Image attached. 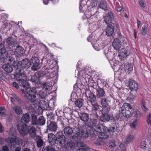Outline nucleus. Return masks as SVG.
<instances>
[{
  "label": "nucleus",
  "instance_id": "nucleus-1",
  "mask_svg": "<svg viewBox=\"0 0 151 151\" xmlns=\"http://www.w3.org/2000/svg\"><path fill=\"white\" fill-rule=\"evenodd\" d=\"M25 84V85L26 86L24 87V92H22V93L24 94V96L27 98V101L37 104L40 100L36 98V95H37V93L36 88H31L30 84L28 82H26Z\"/></svg>",
  "mask_w": 151,
  "mask_h": 151
},
{
  "label": "nucleus",
  "instance_id": "nucleus-2",
  "mask_svg": "<svg viewBox=\"0 0 151 151\" xmlns=\"http://www.w3.org/2000/svg\"><path fill=\"white\" fill-rule=\"evenodd\" d=\"M17 129L21 135L24 137L29 133V136L32 139H35L36 135L37 130L33 126L29 127L26 124H19L17 126Z\"/></svg>",
  "mask_w": 151,
  "mask_h": 151
},
{
  "label": "nucleus",
  "instance_id": "nucleus-3",
  "mask_svg": "<svg viewBox=\"0 0 151 151\" xmlns=\"http://www.w3.org/2000/svg\"><path fill=\"white\" fill-rule=\"evenodd\" d=\"M115 29V32H117V36L119 37H121L124 41V38L121 34L120 29L119 26L118 22H113L111 24L107 25L105 32L106 35L108 37L113 36L114 32Z\"/></svg>",
  "mask_w": 151,
  "mask_h": 151
},
{
  "label": "nucleus",
  "instance_id": "nucleus-4",
  "mask_svg": "<svg viewBox=\"0 0 151 151\" xmlns=\"http://www.w3.org/2000/svg\"><path fill=\"white\" fill-rule=\"evenodd\" d=\"M45 74L46 73L42 71L37 72L33 75H31L27 78V82L30 81L33 84H40L42 79L45 77Z\"/></svg>",
  "mask_w": 151,
  "mask_h": 151
},
{
  "label": "nucleus",
  "instance_id": "nucleus-5",
  "mask_svg": "<svg viewBox=\"0 0 151 151\" xmlns=\"http://www.w3.org/2000/svg\"><path fill=\"white\" fill-rule=\"evenodd\" d=\"M12 75L13 76L14 79L17 81L19 84L23 86V84L27 82V76L23 69L18 70Z\"/></svg>",
  "mask_w": 151,
  "mask_h": 151
},
{
  "label": "nucleus",
  "instance_id": "nucleus-6",
  "mask_svg": "<svg viewBox=\"0 0 151 151\" xmlns=\"http://www.w3.org/2000/svg\"><path fill=\"white\" fill-rule=\"evenodd\" d=\"M90 133L88 132V131L86 129V131H85L82 129L77 128L76 130V134H73V136L70 137L71 140H74L77 142H79L80 139L81 138H86L88 137Z\"/></svg>",
  "mask_w": 151,
  "mask_h": 151
},
{
  "label": "nucleus",
  "instance_id": "nucleus-7",
  "mask_svg": "<svg viewBox=\"0 0 151 151\" xmlns=\"http://www.w3.org/2000/svg\"><path fill=\"white\" fill-rule=\"evenodd\" d=\"M126 84L128 86L130 90V93L131 95L133 96H136L139 87L138 83L133 79L131 78L129 79Z\"/></svg>",
  "mask_w": 151,
  "mask_h": 151
},
{
  "label": "nucleus",
  "instance_id": "nucleus-8",
  "mask_svg": "<svg viewBox=\"0 0 151 151\" xmlns=\"http://www.w3.org/2000/svg\"><path fill=\"white\" fill-rule=\"evenodd\" d=\"M43 58L41 60L40 62L39 59L35 56H32L30 59L32 66L31 70L33 71L37 70L40 68L41 66L45 67V65H43L42 62L43 61Z\"/></svg>",
  "mask_w": 151,
  "mask_h": 151
},
{
  "label": "nucleus",
  "instance_id": "nucleus-9",
  "mask_svg": "<svg viewBox=\"0 0 151 151\" xmlns=\"http://www.w3.org/2000/svg\"><path fill=\"white\" fill-rule=\"evenodd\" d=\"M124 41L122 40L121 37H119L114 38L112 42V46L114 50H118L121 48L122 46V42L123 43V46L125 47L127 45V41H126L125 38L124 37Z\"/></svg>",
  "mask_w": 151,
  "mask_h": 151
},
{
  "label": "nucleus",
  "instance_id": "nucleus-10",
  "mask_svg": "<svg viewBox=\"0 0 151 151\" xmlns=\"http://www.w3.org/2000/svg\"><path fill=\"white\" fill-rule=\"evenodd\" d=\"M134 109L130 104H123L121 111L124 116L127 118L131 117L133 112Z\"/></svg>",
  "mask_w": 151,
  "mask_h": 151
},
{
  "label": "nucleus",
  "instance_id": "nucleus-11",
  "mask_svg": "<svg viewBox=\"0 0 151 151\" xmlns=\"http://www.w3.org/2000/svg\"><path fill=\"white\" fill-rule=\"evenodd\" d=\"M125 48H123L119 51L118 56L120 61L124 60L130 54L131 52L130 49H128L129 47L126 46Z\"/></svg>",
  "mask_w": 151,
  "mask_h": 151
},
{
  "label": "nucleus",
  "instance_id": "nucleus-12",
  "mask_svg": "<svg viewBox=\"0 0 151 151\" xmlns=\"http://www.w3.org/2000/svg\"><path fill=\"white\" fill-rule=\"evenodd\" d=\"M86 129L88 131V132L90 133L91 135H93V130L97 124V121L96 119H91L88 121L86 123Z\"/></svg>",
  "mask_w": 151,
  "mask_h": 151
},
{
  "label": "nucleus",
  "instance_id": "nucleus-13",
  "mask_svg": "<svg viewBox=\"0 0 151 151\" xmlns=\"http://www.w3.org/2000/svg\"><path fill=\"white\" fill-rule=\"evenodd\" d=\"M5 40H3L0 42V63L5 61V57L4 55H7V52L6 51L5 46Z\"/></svg>",
  "mask_w": 151,
  "mask_h": 151
},
{
  "label": "nucleus",
  "instance_id": "nucleus-14",
  "mask_svg": "<svg viewBox=\"0 0 151 151\" xmlns=\"http://www.w3.org/2000/svg\"><path fill=\"white\" fill-rule=\"evenodd\" d=\"M6 142L12 147L15 145H22L23 143L22 140L19 137H16L15 138L9 137L6 139Z\"/></svg>",
  "mask_w": 151,
  "mask_h": 151
},
{
  "label": "nucleus",
  "instance_id": "nucleus-15",
  "mask_svg": "<svg viewBox=\"0 0 151 151\" xmlns=\"http://www.w3.org/2000/svg\"><path fill=\"white\" fill-rule=\"evenodd\" d=\"M114 18L113 12L109 11L107 13H106L103 17L104 21L106 25L111 24L114 21L117 22L116 20L114 19Z\"/></svg>",
  "mask_w": 151,
  "mask_h": 151
},
{
  "label": "nucleus",
  "instance_id": "nucleus-16",
  "mask_svg": "<svg viewBox=\"0 0 151 151\" xmlns=\"http://www.w3.org/2000/svg\"><path fill=\"white\" fill-rule=\"evenodd\" d=\"M57 136V143L59 146H62L64 145L66 141L65 136L63 134L62 132L59 131L56 134Z\"/></svg>",
  "mask_w": 151,
  "mask_h": 151
},
{
  "label": "nucleus",
  "instance_id": "nucleus-17",
  "mask_svg": "<svg viewBox=\"0 0 151 151\" xmlns=\"http://www.w3.org/2000/svg\"><path fill=\"white\" fill-rule=\"evenodd\" d=\"M82 1H80L79 3V10L80 12L83 13L85 15H91L90 6H86L81 3Z\"/></svg>",
  "mask_w": 151,
  "mask_h": 151
},
{
  "label": "nucleus",
  "instance_id": "nucleus-18",
  "mask_svg": "<svg viewBox=\"0 0 151 151\" xmlns=\"http://www.w3.org/2000/svg\"><path fill=\"white\" fill-rule=\"evenodd\" d=\"M47 130L55 132L58 128L57 123L54 121H47Z\"/></svg>",
  "mask_w": 151,
  "mask_h": 151
},
{
  "label": "nucleus",
  "instance_id": "nucleus-19",
  "mask_svg": "<svg viewBox=\"0 0 151 151\" xmlns=\"http://www.w3.org/2000/svg\"><path fill=\"white\" fill-rule=\"evenodd\" d=\"M24 48L21 46L18 45L14 51V54L17 58H19L23 55L25 53Z\"/></svg>",
  "mask_w": 151,
  "mask_h": 151
},
{
  "label": "nucleus",
  "instance_id": "nucleus-20",
  "mask_svg": "<svg viewBox=\"0 0 151 151\" xmlns=\"http://www.w3.org/2000/svg\"><path fill=\"white\" fill-rule=\"evenodd\" d=\"M11 102L13 104H15L14 103H17L19 104H25L24 99L19 96L16 94L14 93L12 95V96L10 98Z\"/></svg>",
  "mask_w": 151,
  "mask_h": 151
},
{
  "label": "nucleus",
  "instance_id": "nucleus-21",
  "mask_svg": "<svg viewBox=\"0 0 151 151\" xmlns=\"http://www.w3.org/2000/svg\"><path fill=\"white\" fill-rule=\"evenodd\" d=\"M134 65L133 64L129 62L124 63L123 67L124 71L127 74L130 73L133 70Z\"/></svg>",
  "mask_w": 151,
  "mask_h": 151
},
{
  "label": "nucleus",
  "instance_id": "nucleus-22",
  "mask_svg": "<svg viewBox=\"0 0 151 151\" xmlns=\"http://www.w3.org/2000/svg\"><path fill=\"white\" fill-rule=\"evenodd\" d=\"M19 58H17L16 60H14L12 63V65L14 68L17 69L18 70L23 69L22 60L21 61L20 59L19 60Z\"/></svg>",
  "mask_w": 151,
  "mask_h": 151
},
{
  "label": "nucleus",
  "instance_id": "nucleus-23",
  "mask_svg": "<svg viewBox=\"0 0 151 151\" xmlns=\"http://www.w3.org/2000/svg\"><path fill=\"white\" fill-rule=\"evenodd\" d=\"M107 128V130L110 133L114 132H119L120 130L119 129V125L115 122L113 123L112 125L109 128Z\"/></svg>",
  "mask_w": 151,
  "mask_h": 151
},
{
  "label": "nucleus",
  "instance_id": "nucleus-24",
  "mask_svg": "<svg viewBox=\"0 0 151 151\" xmlns=\"http://www.w3.org/2000/svg\"><path fill=\"white\" fill-rule=\"evenodd\" d=\"M5 40L7 45L11 46L12 47L15 46L17 43V40L11 37H8Z\"/></svg>",
  "mask_w": 151,
  "mask_h": 151
},
{
  "label": "nucleus",
  "instance_id": "nucleus-25",
  "mask_svg": "<svg viewBox=\"0 0 151 151\" xmlns=\"http://www.w3.org/2000/svg\"><path fill=\"white\" fill-rule=\"evenodd\" d=\"M93 129V135L95 134L97 132L99 133L102 131H104L106 129L105 127L101 124H97L94 127Z\"/></svg>",
  "mask_w": 151,
  "mask_h": 151
},
{
  "label": "nucleus",
  "instance_id": "nucleus-26",
  "mask_svg": "<svg viewBox=\"0 0 151 151\" xmlns=\"http://www.w3.org/2000/svg\"><path fill=\"white\" fill-rule=\"evenodd\" d=\"M48 140L51 145H54L57 142V136L52 133H49L48 135Z\"/></svg>",
  "mask_w": 151,
  "mask_h": 151
},
{
  "label": "nucleus",
  "instance_id": "nucleus-27",
  "mask_svg": "<svg viewBox=\"0 0 151 151\" xmlns=\"http://www.w3.org/2000/svg\"><path fill=\"white\" fill-rule=\"evenodd\" d=\"M77 145L79 148L77 151H88L89 150V148L82 142H77Z\"/></svg>",
  "mask_w": 151,
  "mask_h": 151
},
{
  "label": "nucleus",
  "instance_id": "nucleus-28",
  "mask_svg": "<svg viewBox=\"0 0 151 151\" xmlns=\"http://www.w3.org/2000/svg\"><path fill=\"white\" fill-rule=\"evenodd\" d=\"M97 99L96 101L99 100V99L104 96L105 92L103 88H100L99 87L96 89Z\"/></svg>",
  "mask_w": 151,
  "mask_h": 151
},
{
  "label": "nucleus",
  "instance_id": "nucleus-29",
  "mask_svg": "<svg viewBox=\"0 0 151 151\" xmlns=\"http://www.w3.org/2000/svg\"><path fill=\"white\" fill-rule=\"evenodd\" d=\"M23 68H29L31 65L30 59L27 58L23 59L22 60Z\"/></svg>",
  "mask_w": 151,
  "mask_h": 151
},
{
  "label": "nucleus",
  "instance_id": "nucleus-30",
  "mask_svg": "<svg viewBox=\"0 0 151 151\" xmlns=\"http://www.w3.org/2000/svg\"><path fill=\"white\" fill-rule=\"evenodd\" d=\"M25 84H23V85H20L16 82H14L12 83L13 86L19 91H21L22 93L24 92V87L26 86Z\"/></svg>",
  "mask_w": 151,
  "mask_h": 151
},
{
  "label": "nucleus",
  "instance_id": "nucleus-31",
  "mask_svg": "<svg viewBox=\"0 0 151 151\" xmlns=\"http://www.w3.org/2000/svg\"><path fill=\"white\" fill-rule=\"evenodd\" d=\"M91 44L93 48L97 51H99L104 47L103 43L97 42V41L94 44H93L92 42H91Z\"/></svg>",
  "mask_w": 151,
  "mask_h": 151
},
{
  "label": "nucleus",
  "instance_id": "nucleus-32",
  "mask_svg": "<svg viewBox=\"0 0 151 151\" xmlns=\"http://www.w3.org/2000/svg\"><path fill=\"white\" fill-rule=\"evenodd\" d=\"M2 68L7 73H11L13 70L12 67L9 65V63L2 65Z\"/></svg>",
  "mask_w": 151,
  "mask_h": 151
},
{
  "label": "nucleus",
  "instance_id": "nucleus-33",
  "mask_svg": "<svg viewBox=\"0 0 151 151\" xmlns=\"http://www.w3.org/2000/svg\"><path fill=\"white\" fill-rule=\"evenodd\" d=\"M134 139V137L131 134H128L126 137L124 142L126 144H129L132 143Z\"/></svg>",
  "mask_w": 151,
  "mask_h": 151
},
{
  "label": "nucleus",
  "instance_id": "nucleus-34",
  "mask_svg": "<svg viewBox=\"0 0 151 151\" xmlns=\"http://www.w3.org/2000/svg\"><path fill=\"white\" fill-rule=\"evenodd\" d=\"M99 7L106 12L108 10L106 2L105 0H101L99 4Z\"/></svg>",
  "mask_w": 151,
  "mask_h": 151
},
{
  "label": "nucleus",
  "instance_id": "nucleus-35",
  "mask_svg": "<svg viewBox=\"0 0 151 151\" xmlns=\"http://www.w3.org/2000/svg\"><path fill=\"white\" fill-rule=\"evenodd\" d=\"M104 97L103 98H100L99 100V102L101 101V104H109V103H110L111 99L113 100V99L112 98L110 97H106L104 96Z\"/></svg>",
  "mask_w": 151,
  "mask_h": 151
},
{
  "label": "nucleus",
  "instance_id": "nucleus-36",
  "mask_svg": "<svg viewBox=\"0 0 151 151\" xmlns=\"http://www.w3.org/2000/svg\"><path fill=\"white\" fill-rule=\"evenodd\" d=\"M63 131L66 136H70L71 135L73 132V130L72 128L69 126H67L64 128Z\"/></svg>",
  "mask_w": 151,
  "mask_h": 151
},
{
  "label": "nucleus",
  "instance_id": "nucleus-37",
  "mask_svg": "<svg viewBox=\"0 0 151 151\" xmlns=\"http://www.w3.org/2000/svg\"><path fill=\"white\" fill-rule=\"evenodd\" d=\"M111 118V116L108 115L107 114L104 113L100 117V120L101 121L104 122H109Z\"/></svg>",
  "mask_w": 151,
  "mask_h": 151
},
{
  "label": "nucleus",
  "instance_id": "nucleus-38",
  "mask_svg": "<svg viewBox=\"0 0 151 151\" xmlns=\"http://www.w3.org/2000/svg\"><path fill=\"white\" fill-rule=\"evenodd\" d=\"M79 116L81 120L84 122H87L89 119V115L85 113H78Z\"/></svg>",
  "mask_w": 151,
  "mask_h": 151
},
{
  "label": "nucleus",
  "instance_id": "nucleus-39",
  "mask_svg": "<svg viewBox=\"0 0 151 151\" xmlns=\"http://www.w3.org/2000/svg\"><path fill=\"white\" fill-rule=\"evenodd\" d=\"M35 139L36 141L37 146L39 148L41 147L43 145L44 141L41 137L39 136H37Z\"/></svg>",
  "mask_w": 151,
  "mask_h": 151
},
{
  "label": "nucleus",
  "instance_id": "nucleus-40",
  "mask_svg": "<svg viewBox=\"0 0 151 151\" xmlns=\"http://www.w3.org/2000/svg\"><path fill=\"white\" fill-rule=\"evenodd\" d=\"M23 123H28L30 121L29 116L28 113L23 114L21 119Z\"/></svg>",
  "mask_w": 151,
  "mask_h": 151
},
{
  "label": "nucleus",
  "instance_id": "nucleus-41",
  "mask_svg": "<svg viewBox=\"0 0 151 151\" xmlns=\"http://www.w3.org/2000/svg\"><path fill=\"white\" fill-rule=\"evenodd\" d=\"M98 136L100 138L106 139L108 137V135L107 134V133L106 129L104 131H102L99 133H97Z\"/></svg>",
  "mask_w": 151,
  "mask_h": 151
},
{
  "label": "nucleus",
  "instance_id": "nucleus-42",
  "mask_svg": "<svg viewBox=\"0 0 151 151\" xmlns=\"http://www.w3.org/2000/svg\"><path fill=\"white\" fill-rule=\"evenodd\" d=\"M15 113L18 115H20L22 113V110L21 107L17 105L12 108Z\"/></svg>",
  "mask_w": 151,
  "mask_h": 151
},
{
  "label": "nucleus",
  "instance_id": "nucleus-43",
  "mask_svg": "<svg viewBox=\"0 0 151 151\" xmlns=\"http://www.w3.org/2000/svg\"><path fill=\"white\" fill-rule=\"evenodd\" d=\"M43 71L46 73L45 76L47 79L52 78H53V77L55 76L54 73H55V74L56 73H55V72H54L51 71L50 72L48 70Z\"/></svg>",
  "mask_w": 151,
  "mask_h": 151
},
{
  "label": "nucleus",
  "instance_id": "nucleus-44",
  "mask_svg": "<svg viewBox=\"0 0 151 151\" xmlns=\"http://www.w3.org/2000/svg\"><path fill=\"white\" fill-rule=\"evenodd\" d=\"M107 51L108 52H106V51L104 50V53L108 59H111V58L114 57L115 53L111 51H109L108 50H107Z\"/></svg>",
  "mask_w": 151,
  "mask_h": 151
},
{
  "label": "nucleus",
  "instance_id": "nucleus-45",
  "mask_svg": "<svg viewBox=\"0 0 151 151\" xmlns=\"http://www.w3.org/2000/svg\"><path fill=\"white\" fill-rule=\"evenodd\" d=\"M102 106H101L100 107L101 108V110L102 111L103 113H104L107 114L109 111L110 108L108 106V104H101Z\"/></svg>",
  "mask_w": 151,
  "mask_h": 151
},
{
  "label": "nucleus",
  "instance_id": "nucleus-46",
  "mask_svg": "<svg viewBox=\"0 0 151 151\" xmlns=\"http://www.w3.org/2000/svg\"><path fill=\"white\" fill-rule=\"evenodd\" d=\"M91 93L89 96V101L91 103L94 102L95 101H97L96 99V96L93 93H92L90 91ZM99 101V100L97 101V102L96 104H97L98 102ZM94 104H96L95 103Z\"/></svg>",
  "mask_w": 151,
  "mask_h": 151
},
{
  "label": "nucleus",
  "instance_id": "nucleus-47",
  "mask_svg": "<svg viewBox=\"0 0 151 151\" xmlns=\"http://www.w3.org/2000/svg\"><path fill=\"white\" fill-rule=\"evenodd\" d=\"M148 142L147 140L146 139H143L140 144V147L144 150H145L147 147Z\"/></svg>",
  "mask_w": 151,
  "mask_h": 151
},
{
  "label": "nucleus",
  "instance_id": "nucleus-48",
  "mask_svg": "<svg viewBox=\"0 0 151 151\" xmlns=\"http://www.w3.org/2000/svg\"><path fill=\"white\" fill-rule=\"evenodd\" d=\"M11 24L9 23H5L3 25L1 28L3 30H5L8 32V31H9L10 29V27Z\"/></svg>",
  "mask_w": 151,
  "mask_h": 151
},
{
  "label": "nucleus",
  "instance_id": "nucleus-49",
  "mask_svg": "<svg viewBox=\"0 0 151 151\" xmlns=\"http://www.w3.org/2000/svg\"><path fill=\"white\" fill-rule=\"evenodd\" d=\"M0 115L1 117H5L7 115L6 109L4 107H0Z\"/></svg>",
  "mask_w": 151,
  "mask_h": 151
},
{
  "label": "nucleus",
  "instance_id": "nucleus-50",
  "mask_svg": "<svg viewBox=\"0 0 151 151\" xmlns=\"http://www.w3.org/2000/svg\"><path fill=\"white\" fill-rule=\"evenodd\" d=\"M45 120L42 116H40L38 119L37 125L41 126L45 124Z\"/></svg>",
  "mask_w": 151,
  "mask_h": 151
},
{
  "label": "nucleus",
  "instance_id": "nucleus-51",
  "mask_svg": "<svg viewBox=\"0 0 151 151\" xmlns=\"http://www.w3.org/2000/svg\"><path fill=\"white\" fill-rule=\"evenodd\" d=\"M38 119L37 118V116L35 115H32V124L33 125H37Z\"/></svg>",
  "mask_w": 151,
  "mask_h": 151
},
{
  "label": "nucleus",
  "instance_id": "nucleus-52",
  "mask_svg": "<svg viewBox=\"0 0 151 151\" xmlns=\"http://www.w3.org/2000/svg\"><path fill=\"white\" fill-rule=\"evenodd\" d=\"M74 146V143L73 142L70 141L66 144L65 147L66 149H68L69 150H70Z\"/></svg>",
  "mask_w": 151,
  "mask_h": 151
},
{
  "label": "nucleus",
  "instance_id": "nucleus-53",
  "mask_svg": "<svg viewBox=\"0 0 151 151\" xmlns=\"http://www.w3.org/2000/svg\"><path fill=\"white\" fill-rule=\"evenodd\" d=\"M100 1L101 0H93L91 3L90 6L92 8L96 7L97 5L99 7V4Z\"/></svg>",
  "mask_w": 151,
  "mask_h": 151
},
{
  "label": "nucleus",
  "instance_id": "nucleus-54",
  "mask_svg": "<svg viewBox=\"0 0 151 151\" xmlns=\"http://www.w3.org/2000/svg\"><path fill=\"white\" fill-rule=\"evenodd\" d=\"M47 91L46 92L44 91V90L42 89L40 90L39 92V95L42 99H45L46 96H47Z\"/></svg>",
  "mask_w": 151,
  "mask_h": 151
},
{
  "label": "nucleus",
  "instance_id": "nucleus-55",
  "mask_svg": "<svg viewBox=\"0 0 151 151\" xmlns=\"http://www.w3.org/2000/svg\"><path fill=\"white\" fill-rule=\"evenodd\" d=\"M134 116L137 119H140L143 117V114L139 110H136L134 112Z\"/></svg>",
  "mask_w": 151,
  "mask_h": 151
},
{
  "label": "nucleus",
  "instance_id": "nucleus-56",
  "mask_svg": "<svg viewBox=\"0 0 151 151\" xmlns=\"http://www.w3.org/2000/svg\"><path fill=\"white\" fill-rule=\"evenodd\" d=\"M10 46L8 45L6 47L5 49L6 50V52H7V55L9 54L12 55L13 53H14L13 51V47H10Z\"/></svg>",
  "mask_w": 151,
  "mask_h": 151
},
{
  "label": "nucleus",
  "instance_id": "nucleus-57",
  "mask_svg": "<svg viewBox=\"0 0 151 151\" xmlns=\"http://www.w3.org/2000/svg\"><path fill=\"white\" fill-rule=\"evenodd\" d=\"M40 85L42 88L44 90L45 89L46 91H48L51 87V86L47 84L46 83H40Z\"/></svg>",
  "mask_w": 151,
  "mask_h": 151
},
{
  "label": "nucleus",
  "instance_id": "nucleus-58",
  "mask_svg": "<svg viewBox=\"0 0 151 151\" xmlns=\"http://www.w3.org/2000/svg\"><path fill=\"white\" fill-rule=\"evenodd\" d=\"M148 32L147 27L146 25H144L142 28L141 35L143 36H145Z\"/></svg>",
  "mask_w": 151,
  "mask_h": 151
},
{
  "label": "nucleus",
  "instance_id": "nucleus-59",
  "mask_svg": "<svg viewBox=\"0 0 151 151\" xmlns=\"http://www.w3.org/2000/svg\"><path fill=\"white\" fill-rule=\"evenodd\" d=\"M4 56L5 57V61L3 62V63L5 62V60H6L9 61L10 63L13 61H14V60H15L13 57L8 56V55H4ZM2 63H3V62H2Z\"/></svg>",
  "mask_w": 151,
  "mask_h": 151
},
{
  "label": "nucleus",
  "instance_id": "nucleus-60",
  "mask_svg": "<svg viewBox=\"0 0 151 151\" xmlns=\"http://www.w3.org/2000/svg\"><path fill=\"white\" fill-rule=\"evenodd\" d=\"M115 61L113 63V65L114 68L115 67H118V68H119V66L121 65V63L119 60H116L115 59H112V61Z\"/></svg>",
  "mask_w": 151,
  "mask_h": 151
},
{
  "label": "nucleus",
  "instance_id": "nucleus-61",
  "mask_svg": "<svg viewBox=\"0 0 151 151\" xmlns=\"http://www.w3.org/2000/svg\"><path fill=\"white\" fill-rule=\"evenodd\" d=\"M45 105L46 107V108L45 109L46 110H53L54 109V104H44Z\"/></svg>",
  "mask_w": 151,
  "mask_h": 151
},
{
  "label": "nucleus",
  "instance_id": "nucleus-62",
  "mask_svg": "<svg viewBox=\"0 0 151 151\" xmlns=\"http://www.w3.org/2000/svg\"><path fill=\"white\" fill-rule=\"evenodd\" d=\"M101 106H99L98 104H92V107L93 110L96 111L97 110H101V108L100 107Z\"/></svg>",
  "mask_w": 151,
  "mask_h": 151
},
{
  "label": "nucleus",
  "instance_id": "nucleus-63",
  "mask_svg": "<svg viewBox=\"0 0 151 151\" xmlns=\"http://www.w3.org/2000/svg\"><path fill=\"white\" fill-rule=\"evenodd\" d=\"M16 134L15 129L13 127L10 128L9 131V134L10 136H15Z\"/></svg>",
  "mask_w": 151,
  "mask_h": 151
},
{
  "label": "nucleus",
  "instance_id": "nucleus-64",
  "mask_svg": "<svg viewBox=\"0 0 151 151\" xmlns=\"http://www.w3.org/2000/svg\"><path fill=\"white\" fill-rule=\"evenodd\" d=\"M146 121L148 124L151 125V113H150L148 116H147Z\"/></svg>",
  "mask_w": 151,
  "mask_h": 151
}]
</instances>
